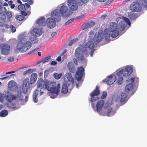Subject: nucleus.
Returning a JSON list of instances; mask_svg holds the SVG:
<instances>
[{
    "mask_svg": "<svg viewBox=\"0 0 147 147\" xmlns=\"http://www.w3.org/2000/svg\"><path fill=\"white\" fill-rule=\"evenodd\" d=\"M38 88H40L41 89H47L48 91L47 94L51 96L50 98H54L58 94L60 88V84H58L56 86L55 82L49 81L44 82L43 79H40L37 82Z\"/></svg>",
    "mask_w": 147,
    "mask_h": 147,
    "instance_id": "nucleus-1",
    "label": "nucleus"
},
{
    "mask_svg": "<svg viewBox=\"0 0 147 147\" xmlns=\"http://www.w3.org/2000/svg\"><path fill=\"white\" fill-rule=\"evenodd\" d=\"M5 99L7 101L6 105L9 109H13L15 110L18 109V108L16 105L14 103L12 102L13 100L17 99L19 101L23 100V97L21 92H18L17 94L13 95L11 93H8L5 96Z\"/></svg>",
    "mask_w": 147,
    "mask_h": 147,
    "instance_id": "nucleus-2",
    "label": "nucleus"
},
{
    "mask_svg": "<svg viewBox=\"0 0 147 147\" xmlns=\"http://www.w3.org/2000/svg\"><path fill=\"white\" fill-rule=\"evenodd\" d=\"M27 34L23 37L21 40L18 42V45L14 50L15 53H24L29 49L31 47V43L27 41L26 38Z\"/></svg>",
    "mask_w": 147,
    "mask_h": 147,
    "instance_id": "nucleus-3",
    "label": "nucleus"
},
{
    "mask_svg": "<svg viewBox=\"0 0 147 147\" xmlns=\"http://www.w3.org/2000/svg\"><path fill=\"white\" fill-rule=\"evenodd\" d=\"M51 17L47 20V26L50 28H54L56 25V22H59L61 19V16L58 10L56 9L51 13Z\"/></svg>",
    "mask_w": 147,
    "mask_h": 147,
    "instance_id": "nucleus-4",
    "label": "nucleus"
},
{
    "mask_svg": "<svg viewBox=\"0 0 147 147\" xmlns=\"http://www.w3.org/2000/svg\"><path fill=\"white\" fill-rule=\"evenodd\" d=\"M117 25L115 22H112L110 23L109 26V31L110 32V34L113 36V38L117 37L119 34V32L123 31L125 28L124 24Z\"/></svg>",
    "mask_w": 147,
    "mask_h": 147,
    "instance_id": "nucleus-5",
    "label": "nucleus"
},
{
    "mask_svg": "<svg viewBox=\"0 0 147 147\" xmlns=\"http://www.w3.org/2000/svg\"><path fill=\"white\" fill-rule=\"evenodd\" d=\"M100 93V90H99V87L98 86H96L95 89L90 94L91 97L90 101L92 102V108L94 110H95V107L94 102L99 100V98L98 96Z\"/></svg>",
    "mask_w": 147,
    "mask_h": 147,
    "instance_id": "nucleus-6",
    "label": "nucleus"
},
{
    "mask_svg": "<svg viewBox=\"0 0 147 147\" xmlns=\"http://www.w3.org/2000/svg\"><path fill=\"white\" fill-rule=\"evenodd\" d=\"M75 54L76 59H74V62L76 64H77V63L78 61H81L82 62L85 61V59L84 56V51H82L81 48H77L75 51Z\"/></svg>",
    "mask_w": 147,
    "mask_h": 147,
    "instance_id": "nucleus-7",
    "label": "nucleus"
},
{
    "mask_svg": "<svg viewBox=\"0 0 147 147\" xmlns=\"http://www.w3.org/2000/svg\"><path fill=\"white\" fill-rule=\"evenodd\" d=\"M59 12L62 17L67 18L72 14V13L67 7L64 5L62 6L60 8Z\"/></svg>",
    "mask_w": 147,
    "mask_h": 147,
    "instance_id": "nucleus-8",
    "label": "nucleus"
},
{
    "mask_svg": "<svg viewBox=\"0 0 147 147\" xmlns=\"http://www.w3.org/2000/svg\"><path fill=\"white\" fill-rule=\"evenodd\" d=\"M84 72V69L83 67H78L75 75V78L78 81H81Z\"/></svg>",
    "mask_w": 147,
    "mask_h": 147,
    "instance_id": "nucleus-9",
    "label": "nucleus"
},
{
    "mask_svg": "<svg viewBox=\"0 0 147 147\" xmlns=\"http://www.w3.org/2000/svg\"><path fill=\"white\" fill-rule=\"evenodd\" d=\"M30 88V80L29 79L27 78L24 80L22 85V88L23 93H27L28 90Z\"/></svg>",
    "mask_w": 147,
    "mask_h": 147,
    "instance_id": "nucleus-10",
    "label": "nucleus"
},
{
    "mask_svg": "<svg viewBox=\"0 0 147 147\" xmlns=\"http://www.w3.org/2000/svg\"><path fill=\"white\" fill-rule=\"evenodd\" d=\"M2 53L5 55L8 54L10 51V45L7 44L3 43L0 45Z\"/></svg>",
    "mask_w": 147,
    "mask_h": 147,
    "instance_id": "nucleus-11",
    "label": "nucleus"
},
{
    "mask_svg": "<svg viewBox=\"0 0 147 147\" xmlns=\"http://www.w3.org/2000/svg\"><path fill=\"white\" fill-rule=\"evenodd\" d=\"M75 0H68V5L69 8L72 11L76 10L78 9V5Z\"/></svg>",
    "mask_w": 147,
    "mask_h": 147,
    "instance_id": "nucleus-12",
    "label": "nucleus"
},
{
    "mask_svg": "<svg viewBox=\"0 0 147 147\" xmlns=\"http://www.w3.org/2000/svg\"><path fill=\"white\" fill-rule=\"evenodd\" d=\"M130 9L133 12L140 11L141 10L142 8L140 4L138 3L134 2L130 5Z\"/></svg>",
    "mask_w": 147,
    "mask_h": 147,
    "instance_id": "nucleus-13",
    "label": "nucleus"
},
{
    "mask_svg": "<svg viewBox=\"0 0 147 147\" xmlns=\"http://www.w3.org/2000/svg\"><path fill=\"white\" fill-rule=\"evenodd\" d=\"M134 78H131L129 80H127V82L131 83H129L125 87V90L127 92H129L130 91H131L133 89V83H134Z\"/></svg>",
    "mask_w": 147,
    "mask_h": 147,
    "instance_id": "nucleus-14",
    "label": "nucleus"
},
{
    "mask_svg": "<svg viewBox=\"0 0 147 147\" xmlns=\"http://www.w3.org/2000/svg\"><path fill=\"white\" fill-rule=\"evenodd\" d=\"M116 76L115 75H111L107 77L106 79L103 80L104 82H106L109 85L113 84L116 80Z\"/></svg>",
    "mask_w": 147,
    "mask_h": 147,
    "instance_id": "nucleus-15",
    "label": "nucleus"
},
{
    "mask_svg": "<svg viewBox=\"0 0 147 147\" xmlns=\"http://www.w3.org/2000/svg\"><path fill=\"white\" fill-rule=\"evenodd\" d=\"M65 75L68 80L67 82V84L69 87L70 86L71 87H73L74 82V78L72 77L71 74L70 73H67Z\"/></svg>",
    "mask_w": 147,
    "mask_h": 147,
    "instance_id": "nucleus-16",
    "label": "nucleus"
},
{
    "mask_svg": "<svg viewBox=\"0 0 147 147\" xmlns=\"http://www.w3.org/2000/svg\"><path fill=\"white\" fill-rule=\"evenodd\" d=\"M8 88L11 91L16 90L18 88L16 83L13 80L10 81L8 83Z\"/></svg>",
    "mask_w": 147,
    "mask_h": 147,
    "instance_id": "nucleus-17",
    "label": "nucleus"
},
{
    "mask_svg": "<svg viewBox=\"0 0 147 147\" xmlns=\"http://www.w3.org/2000/svg\"><path fill=\"white\" fill-rule=\"evenodd\" d=\"M30 33L31 35H35L38 37L42 34V31L40 28H35L31 31Z\"/></svg>",
    "mask_w": 147,
    "mask_h": 147,
    "instance_id": "nucleus-18",
    "label": "nucleus"
},
{
    "mask_svg": "<svg viewBox=\"0 0 147 147\" xmlns=\"http://www.w3.org/2000/svg\"><path fill=\"white\" fill-rule=\"evenodd\" d=\"M123 71V76H129L133 72L132 67L130 66L127 67L125 69H122Z\"/></svg>",
    "mask_w": 147,
    "mask_h": 147,
    "instance_id": "nucleus-19",
    "label": "nucleus"
},
{
    "mask_svg": "<svg viewBox=\"0 0 147 147\" xmlns=\"http://www.w3.org/2000/svg\"><path fill=\"white\" fill-rule=\"evenodd\" d=\"M103 36L104 35L102 33H96L94 37V41L96 43H98L102 40Z\"/></svg>",
    "mask_w": 147,
    "mask_h": 147,
    "instance_id": "nucleus-20",
    "label": "nucleus"
},
{
    "mask_svg": "<svg viewBox=\"0 0 147 147\" xmlns=\"http://www.w3.org/2000/svg\"><path fill=\"white\" fill-rule=\"evenodd\" d=\"M105 101L104 100H101L98 101L96 105V111L98 112L100 111L104 105Z\"/></svg>",
    "mask_w": 147,
    "mask_h": 147,
    "instance_id": "nucleus-21",
    "label": "nucleus"
},
{
    "mask_svg": "<svg viewBox=\"0 0 147 147\" xmlns=\"http://www.w3.org/2000/svg\"><path fill=\"white\" fill-rule=\"evenodd\" d=\"M18 8V9L20 11H25L27 9L30 8V6L28 3H26L25 4H22L19 5Z\"/></svg>",
    "mask_w": 147,
    "mask_h": 147,
    "instance_id": "nucleus-22",
    "label": "nucleus"
},
{
    "mask_svg": "<svg viewBox=\"0 0 147 147\" xmlns=\"http://www.w3.org/2000/svg\"><path fill=\"white\" fill-rule=\"evenodd\" d=\"M67 67L70 72L72 73L75 72L76 69L75 66L72 62H69L67 64Z\"/></svg>",
    "mask_w": 147,
    "mask_h": 147,
    "instance_id": "nucleus-23",
    "label": "nucleus"
},
{
    "mask_svg": "<svg viewBox=\"0 0 147 147\" xmlns=\"http://www.w3.org/2000/svg\"><path fill=\"white\" fill-rule=\"evenodd\" d=\"M36 22L37 24L40 26H45L46 25L45 18L43 17H41Z\"/></svg>",
    "mask_w": 147,
    "mask_h": 147,
    "instance_id": "nucleus-24",
    "label": "nucleus"
},
{
    "mask_svg": "<svg viewBox=\"0 0 147 147\" xmlns=\"http://www.w3.org/2000/svg\"><path fill=\"white\" fill-rule=\"evenodd\" d=\"M37 78V75L36 73L32 74L30 77V84H33L36 80Z\"/></svg>",
    "mask_w": 147,
    "mask_h": 147,
    "instance_id": "nucleus-25",
    "label": "nucleus"
},
{
    "mask_svg": "<svg viewBox=\"0 0 147 147\" xmlns=\"http://www.w3.org/2000/svg\"><path fill=\"white\" fill-rule=\"evenodd\" d=\"M94 47V42L92 41H88L86 44V47H88L89 49H92Z\"/></svg>",
    "mask_w": 147,
    "mask_h": 147,
    "instance_id": "nucleus-26",
    "label": "nucleus"
},
{
    "mask_svg": "<svg viewBox=\"0 0 147 147\" xmlns=\"http://www.w3.org/2000/svg\"><path fill=\"white\" fill-rule=\"evenodd\" d=\"M137 15V13L130 12L128 14V17L131 20H134L137 18L138 15Z\"/></svg>",
    "mask_w": 147,
    "mask_h": 147,
    "instance_id": "nucleus-27",
    "label": "nucleus"
},
{
    "mask_svg": "<svg viewBox=\"0 0 147 147\" xmlns=\"http://www.w3.org/2000/svg\"><path fill=\"white\" fill-rule=\"evenodd\" d=\"M68 87L67 84H63L62 87L61 92L63 94H66L68 92Z\"/></svg>",
    "mask_w": 147,
    "mask_h": 147,
    "instance_id": "nucleus-28",
    "label": "nucleus"
},
{
    "mask_svg": "<svg viewBox=\"0 0 147 147\" xmlns=\"http://www.w3.org/2000/svg\"><path fill=\"white\" fill-rule=\"evenodd\" d=\"M39 92L38 90H36L34 91L33 93V98L34 101L35 102H38V99L37 97L38 95Z\"/></svg>",
    "mask_w": 147,
    "mask_h": 147,
    "instance_id": "nucleus-29",
    "label": "nucleus"
},
{
    "mask_svg": "<svg viewBox=\"0 0 147 147\" xmlns=\"http://www.w3.org/2000/svg\"><path fill=\"white\" fill-rule=\"evenodd\" d=\"M107 112V116H113L116 113V112L111 108L108 109Z\"/></svg>",
    "mask_w": 147,
    "mask_h": 147,
    "instance_id": "nucleus-30",
    "label": "nucleus"
},
{
    "mask_svg": "<svg viewBox=\"0 0 147 147\" xmlns=\"http://www.w3.org/2000/svg\"><path fill=\"white\" fill-rule=\"evenodd\" d=\"M127 97V95L126 94L122 92L121 94L120 102L121 103L124 102L126 100Z\"/></svg>",
    "mask_w": 147,
    "mask_h": 147,
    "instance_id": "nucleus-31",
    "label": "nucleus"
},
{
    "mask_svg": "<svg viewBox=\"0 0 147 147\" xmlns=\"http://www.w3.org/2000/svg\"><path fill=\"white\" fill-rule=\"evenodd\" d=\"M8 114V111L7 110H2L0 112V116L2 117H5Z\"/></svg>",
    "mask_w": 147,
    "mask_h": 147,
    "instance_id": "nucleus-32",
    "label": "nucleus"
},
{
    "mask_svg": "<svg viewBox=\"0 0 147 147\" xmlns=\"http://www.w3.org/2000/svg\"><path fill=\"white\" fill-rule=\"evenodd\" d=\"M110 33V32H109H109H105V38L106 40H109L110 36L113 38L112 35Z\"/></svg>",
    "mask_w": 147,
    "mask_h": 147,
    "instance_id": "nucleus-33",
    "label": "nucleus"
},
{
    "mask_svg": "<svg viewBox=\"0 0 147 147\" xmlns=\"http://www.w3.org/2000/svg\"><path fill=\"white\" fill-rule=\"evenodd\" d=\"M31 36H31L30 38V39L32 42L33 43L37 42V38L38 37L36 36L35 35Z\"/></svg>",
    "mask_w": 147,
    "mask_h": 147,
    "instance_id": "nucleus-34",
    "label": "nucleus"
},
{
    "mask_svg": "<svg viewBox=\"0 0 147 147\" xmlns=\"http://www.w3.org/2000/svg\"><path fill=\"white\" fill-rule=\"evenodd\" d=\"M51 57L50 56H49L45 57L44 59H43L41 62L43 63H45L46 62H48L51 59Z\"/></svg>",
    "mask_w": 147,
    "mask_h": 147,
    "instance_id": "nucleus-35",
    "label": "nucleus"
},
{
    "mask_svg": "<svg viewBox=\"0 0 147 147\" xmlns=\"http://www.w3.org/2000/svg\"><path fill=\"white\" fill-rule=\"evenodd\" d=\"M62 75V74L61 73L58 74V73H56L54 74H53L54 78L57 80H59L61 78Z\"/></svg>",
    "mask_w": 147,
    "mask_h": 147,
    "instance_id": "nucleus-36",
    "label": "nucleus"
},
{
    "mask_svg": "<svg viewBox=\"0 0 147 147\" xmlns=\"http://www.w3.org/2000/svg\"><path fill=\"white\" fill-rule=\"evenodd\" d=\"M5 15L7 19H10L12 17V14L10 11H8L6 12H5Z\"/></svg>",
    "mask_w": 147,
    "mask_h": 147,
    "instance_id": "nucleus-37",
    "label": "nucleus"
},
{
    "mask_svg": "<svg viewBox=\"0 0 147 147\" xmlns=\"http://www.w3.org/2000/svg\"><path fill=\"white\" fill-rule=\"evenodd\" d=\"M24 17L22 15H18L16 16V19L19 21H22L24 19Z\"/></svg>",
    "mask_w": 147,
    "mask_h": 147,
    "instance_id": "nucleus-38",
    "label": "nucleus"
},
{
    "mask_svg": "<svg viewBox=\"0 0 147 147\" xmlns=\"http://www.w3.org/2000/svg\"><path fill=\"white\" fill-rule=\"evenodd\" d=\"M90 28L89 26L88 23H86L82 25V29L83 30H84L85 29H88Z\"/></svg>",
    "mask_w": 147,
    "mask_h": 147,
    "instance_id": "nucleus-39",
    "label": "nucleus"
},
{
    "mask_svg": "<svg viewBox=\"0 0 147 147\" xmlns=\"http://www.w3.org/2000/svg\"><path fill=\"white\" fill-rule=\"evenodd\" d=\"M6 18L5 15L3 13H0V20H3L4 21Z\"/></svg>",
    "mask_w": 147,
    "mask_h": 147,
    "instance_id": "nucleus-40",
    "label": "nucleus"
},
{
    "mask_svg": "<svg viewBox=\"0 0 147 147\" xmlns=\"http://www.w3.org/2000/svg\"><path fill=\"white\" fill-rule=\"evenodd\" d=\"M75 20V19H74V18H72L71 19L65 23V25L67 26L70 23H71Z\"/></svg>",
    "mask_w": 147,
    "mask_h": 147,
    "instance_id": "nucleus-41",
    "label": "nucleus"
},
{
    "mask_svg": "<svg viewBox=\"0 0 147 147\" xmlns=\"http://www.w3.org/2000/svg\"><path fill=\"white\" fill-rule=\"evenodd\" d=\"M38 48H37L36 49L33 50L32 51H31L30 52H29L28 54H33L34 53H35L36 52H37L38 51L39 49Z\"/></svg>",
    "mask_w": 147,
    "mask_h": 147,
    "instance_id": "nucleus-42",
    "label": "nucleus"
},
{
    "mask_svg": "<svg viewBox=\"0 0 147 147\" xmlns=\"http://www.w3.org/2000/svg\"><path fill=\"white\" fill-rule=\"evenodd\" d=\"M15 75V74H11L9 76H7L3 78H1L0 79L1 80H4L6 79H10V78L11 77Z\"/></svg>",
    "mask_w": 147,
    "mask_h": 147,
    "instance_id": "nucleus-43",
    "label": "nucleus"
},
{
    "mask_svg": "<svg viewBox=\"0 0 147 147\" xmlns=\"http://www.w3.org/2000/svg\"><path fill=\"white\" fill-rule=\"evenodd\" d=\"M123 77H119L117 81V83L119 85L121 84L123 82Z\"/></svg>",
    "mask_w": 147,
    "mask_h": 147,
    "instance_id": "nucleus-44",
    "label": "nucleus"
},
{
    "mask_svg": "<svg viewBox=\"0 0 147 147\" xmlns=\"http://www.w3.org/2000/svg\"><path fill=\"white\" fill-rule=\"evenodd\" d=\"M78 40V39L77 38H74L71 40L69 43V46H71L75 42Z\"/></svg>",
    "mask_w": 147,
    "mask_h": 147,
    "instance_id": "nucleus-45",
    "label": "nucleus"
},
{
    "mask_svg": "<svg viewBox=\"0 0 147 147\" xmlns=\"http://www.w3.org/2000/svg\"><path fill=\"white\" fill-rule=\"evenodd\" d=\"M76 1V2L78 3H80V2H82L83 3H86L87 2H88L89 0H75Z\"/></svg>",
    "mask_w": 147,
    "mask_h": 147,
    "instance_id": "nucleus-46",
    "label": "nucleus"
},
{
    "mask_svg": "<svg viewBox=\"0 0 147 147\" xmlns=\"http://www.w3.org/2000/svg\"><path fill=\"white\" fill-rule=\"evenodd\" d=\"M10 28L13 33L15 32L16 31L15 27L12 25H10Z\"/></svg>",
    "mask_w": 147,
    "mask_h": 147,
    "instance_id": "nucleus-47",
    "label": "nucleus"
},
{
    "mask_svg": "<svg viewBox=\"0 0 147 147\" xmlns=\"http://www.w3.org/2000/svg\"><path fill=\"white\" fill-rule=\"evenodd\" d=\"M89 27L91 28L95 24V22H94L91 21L88 23Z\"/></svg>",
    "mask_w": 147,
    "mask_h": 147,
    "instance_id": "nucleus-48",
    "label": "nucleus"
},
{
    "mask_svg": "<svg viewBox=\"0 0 147 147\" xmlns=\"http://www.w3.org/2000/svg\"><path fill=\"white\" fill-rule=\"evenodd\" d=\"M117 75L118 76H123V71L122 70V69H121V70L119 71H118L117 74Z\"/></svg>",
    "mask_w": 147,
    "mask_h": 147,
    "instance_id": "nucleus-49",
    "label": "nucleus"
},
{
    "mask_svg": "<svg viewBox=\"0 0 147 147\" xmlns=\"http://www.w3.org/2000/svg\"><path fill=\"white\" fill-rule=\"evenodd\" d=\"M107 95V93L106 92H103L102 95L101 96V98L102 99H104L106 98Z\"/></svg>",
    "mask_w": 147,
    "mask_h": 147,
    "instance_id": "nucleus-50",
    "label": "nucleus"
},
{
    "mask_svg": "<svg viewBox=\"0 0 147 147\" xmlns=\"http://www.w3.org/2000/svg\"><path fill=\"white\" fill-rule=\"evenodd\" d=\"M49 71L47 70H45L44 71V76L46 78L49 75Z\"/></svg>",
    "mask_w": 147,
    "mask_h": 147,
    "instance_id": "nucleus-51",
    "label": "nucleus"
},
{
    "mask_svg": "<svg viewBox=\"0 0 147 147\" xmlns=\"http://www.w3.org/2000/svg\"><path fill=\"white\" fill-rule=\"evenodd\" d=\"M125 22H127V24L129 25H130L131 24V23L129 20L127 18H125Z\"/></svg>",
    "mask_w": 147,
    "mask_h": 147,
    "instance_id": "nucleus-52",
    "label": "nucleus"
},
{
    "mask_svg": "<svg viewBox=\"0 0 147 147\" xmlns=\"http://www.w3.org/2000/svg\"><path fill=\"white\" fill-rule=\"evenodd\" d=\"M21 13L22 15L24 16H26L28 15V13L24 11H21Z\"/></svg>",
    "mask_w": 147,
    "mask_h": 147,
    "instance_id": "nucleus-53",
    "label": "nucleus"
},
{
    "mask_svg": "<svg viewBox=\"0 0 147 147\" xmlns=\"http://www.w3.org/2000/svg\"><path fill=\"white\" fill-rule=\"evenodd\" d=\"M28 71V74H30L34 71V69H29L27 70Z\"/></svg>",
    "mask_w": 147,
    "mask_h": 147,
    "instance_id": "nucleus-54",
    "label": "nucleus"
},
{
    "mask_svg": "<svg viewBox=\"0 0 147 147\" xmlns=\"http://www.w3.org/2000/svg\"><path fill=\"white\" fill-rule=\"evenodd\" d=\"M29 5H32L33 3V1L32 0H28L27 1Z\"/></svg>",
    "mask_w": 147,
    "mask_h": 147,
    "instance_id": "nucleus-55",
    "label": "nucleus"
},
{
    "mask_svg": "<svg viewBox=\"0 0 147 147\" xmlns=\"http://www.w3.org/2000/svg\"><path fill=\"white\" fill-rule=\"evenodd\" d=\"M14 58L13 57H10L8 59V61L10 62H11L14 61Z\"/></svg>",
    "mask_w": 147,
    "mask_h": 147,
    "instance_id": "nucleus-56",
    "label": "nucleus"
},
{
    "mask_svg": "<svg viewBox=\"0 0 147 147\" xmlns=\"http://www.w3.org/2000/svg\"><path fill=\"white\" fill-rule=\"evenodd\" d=\"M57 64V62L55 61H52L51 62V65H54Z\"/></svg>",
    "mask_w": 147,
    "mask_h": 147,
    "instance_id": "nucleus-57",
    "label": "nucleus"
},
{
    "mask_svg": "<svg viewBox=\"0 0 147 147\" xmlns=\"http://www.w3.org/2000/svg\"><path fill=\"white\" fill-rule=\"evenodd\" d=\"M57 34V33L56 32H53L51 34V36H52V37L53 38L54 36L55 35H56Z\"/></svg>",
    "mask_w": 147,
    "mask_h": 147,
    "instance_id": "nucleus-58",
    "label": "nucleus"
},
{
    "mask_svg": "<svg viewBox=\"0 0 147 147\" xmlns=\"http://www.w3.org/2000/svg\"><path fill=\"white\" fill-rule=\"evenodd\" d=\"M95 50L94 49H93L91 51V52H90V56H91V57H92L93 56V55L94 54V51H95Z\"/></svg>",
    "mask_w": 147,
    "mask_h": 147,
    "instance_id": "nucleus-59",
    "label": "nucleus"
},
{
    "mask_svg": "<svg viewBox=\"0 0 147 147\" xmlns=\"http://www.w3.org/2000/svg\"><path fill=\"white\" fill-rule=\"evenodd\" d=\"M15 72H16L15 71H10V72H6L5 73V75H7V74H11L13 73H15Z\"/></svg>",
    "mask_w": 147,
    "mask_h": 147,
    "instance_id": "nucleus-60",
    "label": "nucleus"
},
{
    "mask_svg": "<svg viewBox=\"0 0 147 147\" xmlns=\"http://www.w3.org/2000/svg\"><path fill=\"white\" fill-rule=\"evenodd\" d=\"M67 52L66 49L64 50L62 53L60 54V55L61 56L63 55Z\"/></svg>",
    "mask_w": 147,
    "mask_h": 147,
    "instance_id": "nucleus-61",
    "label": "nucleus"
},
{
    "mask_svg": "<svg viewBox=\"0 0 147 147\" xmlns=\"http://www.w3.org/2000/svg\"><path fill=\"white\" fill-rule=\"evenodd\" d=\"M61 57L60 56H59L56 59L59 62L61 61Z\"/></svg>",
    "mask_w": 147,
    "mask_h": 147,
    "instance_id": "nucleus-62",
    "label": "nucleus"
},
{
    "mask_svg": "<svg viewBox=\"0 0 147 147\" xmlns=\"http://www.w3.org/2000/svg\"><path fill=\"white\" fill-rule=\"evenodd\" d=\"M94 32L93 31H90L89 33V35H92L94 34Z\"/></svg>",
    "mask_w": 147,
    "mask_h": 147,
    "instance_id": "nucleus-63",
    "label": "nucleus"
},
{
    "mask_svg": "<svg viewBox=\"0 0 147 147\" xmlns=\"http://www.w3.org/2000/svg\"><path fill=\"white\" fill-rule=\"evenodd\" d=\"M5 26L4 23L3 22L0 21V26Z\"/></svg>",
    "mask_w": 147,
    "mask_h": 147,
    "instance_id": "nucleus-64",
    "label": "nucleus"
}]
</instances>
